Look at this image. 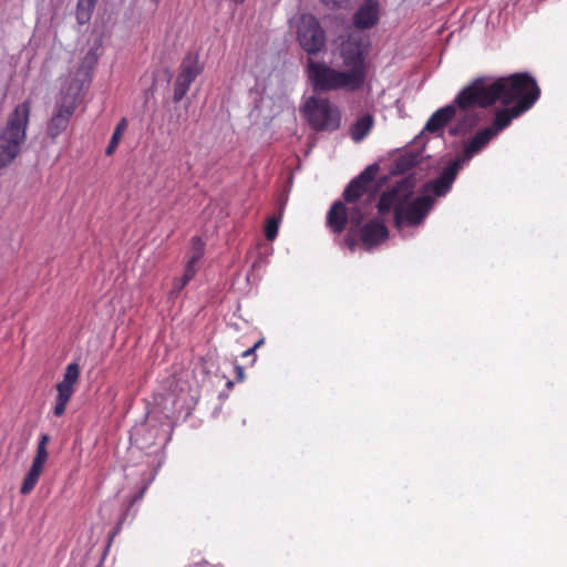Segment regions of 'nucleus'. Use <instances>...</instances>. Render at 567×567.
Listing matches in <instances>:
<instances>
[{
    "mask_svg": "<svg viewBox=\"0 0 567 567\" xmlns=\"http://www.w3.org/2000/svg\"><path fill=\"white\" fill-rule=\"evenodd\" d=\"M475 100L471 85L464 87L452 104L439 109L431 115L423 132L441 136L445 125L452 122L449 133L452 136H464L480 121V114L475 109L478 104Z\"/></svg>",
    "mask_w": 567,
    "mask_h": 567,
    "instance_id": "20e7f679",
    "label": "nucleus"
},
{
    "mask_svg": "<svg viewBox=\"0 0 567 567\" xmlns=\"http://www.w3.org/2000/svg\"><path fill=\"white\" fill-rule=\"evenodd\" d=\"M494 132L487 127L480 130L476 134L464 143L463 152L433 182L425 185V192H433L436 196H444L452 187L457 172L478 154L494 138Z\"/></svg>",
    "mask_w": 567,
    "mask_h": 567,
    "instance_id": "0eeeda50",
    "label": "nucleus"
},
{
    "mask_svg": "<svg viewBox=\"0 0 567 567\" xmlns=\"http://www.w3.org/2000/svg\"><path fill=\"white\" fill-rule=\"evenodd\" d=\"M471 85L478 106L486 107L501 101L503 104H524L533 100V105L538 100L540 90L534 78L527 73H515L507 78H480Z\"/></svg>",
    "mask_w": 567,
    "mask_h": 567,
    "instance_id": "f03ea898",
    "label": "nucleus"
},
{
    "mask_svg": "<svg viewBox=\"0 0 567 567\" xmlns=\"http://www.w3.org/2000/svg\"><path fill=\"white\" fill-rule=\"evenodd\" d=\"M361 241L367 249L380 245L388 238V229L382 220L373 219L367 223L360 230Z\"/></svg>",
    "mask_w": 567,
    "mask_h": 567,
    "instance_id": "4468645a",
    "label": "nucleus"
},
{
    "mask_svg": "<svg viewBox=\"0 0 567 567\" xmlns=\"http://www.w3.org/2000/svg\"><path fill=\"white\" fill-rule=\"evenodd\" d=\"M81 90L82 84L78 80L73 78L64 80L56 97L54 111L45 127L47 135L52 140L66 130L70 118L80 103Z\"/></svg>",
    "mask_w": 567,
    "mask_h": 567,
    "instance_id": "6e6552de",
    "label": "nucleus"
},
{
    "mask_svg": "<svg viewBox=\"0 0 567 567\" xmlns=\"http://www.w3.org/2000/svg\"><path fill=\"white\" fill-rule=\"evenodd\" d=\"M30 111L29 101L18 104L0 131V169L11 165L20 155L27 140Z\"/></svg>",
    "mask_w": 567,
    "mask_h": 567,
    "instance_id": "423d86ee",
    "label": "nucleus"
},
{
    "mask_svg": "<svg viewBox=\"0 0 567 567\" xmlns=\"http://www.w3.org/2000/svg\"><path fill=\"white\" fill-rule=\"evenodd\" d=\"M280 220V215L268 218L265 226V236L268 240H274L277 237Z\"/></svg>",
    "mask_w": 567,
    "mask_h": 567,
    "instance_id": "412c9836",
    "label": "nucleus"
},
{
    "mask_svg": "<svg viewBox=\"0 0 567 567\" xmlns=\"http://www.w3.org/2000/svg\"><path fill=\"white\" fill-rule=\"evenodd\" d=\"M296 33L299 45L309 56L312 58L326 49V32L313 14H301Z\"/></svg>",
    "mask_w": 567,
    "mask_h": 567,
    "instance_id": "9d476101",
    "label": "nucleus"
},
{
    "mask_svg": "<svg viewBox=\"0 0 567 567\" xmlns=\"http://www.w3.org/2000/svg\"><path fill=\"white\" fill-rule=\"evenodd\" d=\"M434 199L429 195L414 197L413 183L406 178L390 190L382 194L378 210L381 215L394 212V220L399 230L403 225L415 226L422 223L432 208Z\"/></svg>",
    "mask_w": 567,
    "mask_h": 567,
    "instance_id": "7ed1b4c3",
    "label": "nucleus"
},
{
    "mask_svg": "<svg viewBox=\"0 0 567 567\" xmlns=\"http://www.w3.org/2000/svg\"><path fill=\"white\" fill-rule=\"evenodd\" d=\"M194 567H203L202 564H196Z\"/></svg>",
    "mask_w": 567,
    "mask_h": 567,
    "instance_id": "cd10ccee",
    "label": "nucleus"
},
{
    "mask_svg": "<svg viewBox=\"0 0 567 567\" xmlns=\"http://www.w3.org/2000/svg\"><path fill=\"white\" fill-rule=\"evenodd\" d=\"M301 112L310 126L317 131H334L341 123L339 109L328 99L310 96Z\"/></svg>",
    "mask_w": 567,
    "mask_h": 567,
    "instance_id": "1a4fd4ad",
    "label": "nucleus"
},
{
    "mask_svg": "<svg viewBox=\"0 0 567 567\" xmlns=\"http://www.w3.org/2000/svg\"><path fill=\"white\" fill-rule=\"evenodd\" d=\"M369 51V40L352 33L340 45V56L343 69H338L326 62L308 56L305 64L307 81L315 93L355 92L363 87L368 75L365 61Z\"/></svg>",
    "mask_w": 567,
    "mask_h": 567,
    "instance_id": "f257e3e1",
    "label": "nucleus"
},
{
    "mask_svg": "<svg viewBox=\"0 0 567 567\" xmlns=\"http://www.w3.org/2000/svg\"><path fill=\"white\" fill-rule=\"evenodd\" d=\"M126 128H127V121H126V118H122L117 123V125H116V127H115V130L113 132V135L111 137V141L109 143V146L106 148V154L107 155L112 154L114 152V150L117 147V145H118V143H120L124 132L126 131Z\"/></svg>",
    "mask_w": 567,
    "mask_h": 567,
    "instance_id": "aec40b11",
    "label": "nucleus"
},
{
    "mask_svg": "<svg viewBox=\"0 0 567 567\" xmlns=\"http://www.w3.org/2000/svg\"><path fill=\"white\" fill-rule=\"evenodd\" d=\"M532 106L533 100L520 105H514L511 109L498 110L495 113L493 125L488 126L487 128L494 132V136L496 137L498 133L506 128L515 117L519 116L520 114L529 110Z\"/></svg>",
    "mask_w": 567,
    "mask_h": 567,
    "instance_id": "ddd939ff",
    "label": "nucleus"
},
{
    "mask_svg": "<svg viewBox=\"0 0 567 567\" xmlns=\"http://www.w3.org/2000/svg\"><path fill=\"white\" fill-rule=\"evenodd\" d=\"M50 437L48 434H41L40 441L37 449V454L32 461L31 467L29 470V473L40 477L45 462L48 460L49 453L47 451V444L49 443Z\"/></svg>",
    "mask_w": 567,
    "mask_h": 567,
    "instance_id": "dca6fc26",
    "label": "nucleus"
},
{
    "mask_svg": "<svg viewBox=\"0 0 567 567\" xmlns=\"http://www.w3.org/2000/svg\"><path fill=\"white\" fill-rule=\"evenodd\" d=\"M374 124L373 116L370 114H365L357 120V122L351 127V138L354 142L362 141L372 130Z\"/></svg>",
    "mask_w": 567,
    "mask_h": 567,
    "instance_id": "f3484780",
    "label": "nucleus"
},
{
    "mask_svg": "<svg viewBox=\"0 0 567 567\" xmlns=\"http://www.w3.org/2000/svg\"><path fill=\"white\" fill-rule=\"evenodd\" d=\"M262 343V340L257 341L252 347H255V350Z\"/></svg>",
    "mask_w": 567,
    "mask_h": 567,
    "instance_id": "bb28decb",
    "label": "nucleus"
},
{
    "mask_svg": "<svg viewBox=\"0 0 567 567\" xmlns=\"http://www.w3.org/2000/svg\"><path fill=\"white\" fill-rule=\"evenodd\" d=\"M96 0H79L76 6V20L80 24L86 23L93 13Z\"/></svg>",
    "mask_w": 567,
    "mask_h": 567,
    "instance_id": "a211bd4d",
    "label": "nucleus"
},
{
    "mask_svg": "<svg viewBox=\"0 0 567 567\" xmlns=\"http://www.w3.org/2000/svg\"><path fill=\"white\" fill-rule=\"evenodd\" d=\"M347 0H320L321 3L329 8L341 7Z\"/></svg>",
    "mask_w": 567,
    "mask_h": 567,
    "instance_id": "b1692460",
    "label": "nucleus"
},
{
    "mask_svg": "<svg viewBox=\"0 0 567 567\" xmlns=\"http://www.w3.org/2000/svg\"><path fill=\"white\" fill-rule=\"evenodd\" d=\"M378 171L375 165L368 166L359 176L350 182L343 192V197L348 203L347 207L342 202H336L327 215V225L336 234H341L346 224L350 221L353 227H358L363 220V213L359 208L357 200L368 189L369 184L374 178Z\"/></svg>",
    "mask_w": 567,
    "mask_h": 567,
    "instance_id": "39448f33",
    "label": "nucleus"
},
{
    "mask_svg": "<svg viewBox=\"0 0 567 567\" xmlns=\"http://www.w3.org/2000/svg\"><path fill=\"white\" fill-rule=\"evenodd\" d=\"M196 274V267L194 266H186L184 275L181 278H177L174 280V289L176 291L182 290L195 276Z\"/></svg>",
    "mask_w": 567,
    "mask_h": 567,
    "instance_id": "4be33fe9",
    "label": "nucleus"
},
{
    "mask_svg": "<svg viewBox=\"0 0 567 567\" xmlns=\"http://www.w3.org/2000/svg\"><path fill=\"white\" fill-rule=\"evenodd\" d=\"M379 21L378 0H365L353 16V23L359 29H368Z\"/></svg>",
    "mask_w": 567,
    "mask_h": 567,
    "instance_id": "2eb2a0df",
    "label": "nucleus"
},
{
    "mask_svg": "<svg viewBox=\"0 0 567 567\" xmlns=\"http://www.w3.org/2000/svg\"><path fill=\"white\" fill-rule=\"evenodd\" d=\"M348 243H349L350 249H353V246H354L353 240H351L350 238H348Z\"/></svg>",
    "mask_w": 567,
    "mask_h": 567,
    "instance_id": "a878e982",
    "label": "nucleus"
},
{
    "mask_svg": "<svg viewBox=\"0 0 567 567\" xmlns=\"http://www.w3.org/2000/svg\"><path fill=\"white\" fill-rule=\"evenodd\" d=\"M205 251V244L198 237L192 239L190 252L186 266L196 267V262L203 257Z\"/></svg>",
    "mask_w": 567,
    "mask_h": 567,
    "instance_id": "6ab92c4d",
    "label": "nucleus"
},
{
    "mask_svg": "<svg viewBox=\"0 0 567 567\" xmlns=\"http://www.w3.org/2000/svg\"><path fill=\"white\" fill-rule=\"evenodd\" d=\"M39 481V477L31 474V473H27L24 480H23V483L21 485V488H20V493L23 494V495H27L29 494L33 488L34 486L37 485Z\"/></svg>",
    "mask_w": 567,
    "mask_h": 567,
    "instance_id": "5701e85b",
    "label": "nucleus"
},
{
    "mask_svg": "<svg viewBox=\"0 0 567 567\" xmlns=\"http://www.w3.org/2000/svg\"><path fill=\"white\" fill-rule=\"evenodd\" d=\"M255 351V347H251L243 353V357L251 355Z\"/></svg>",
    "mask_w": 567,
    "mask_h": 567,
    "instance_id": "393cba45",
    "label": "nucleus"
},
{
    "mask_svg": "<svg viewBox=\"0 0 567 567\" xmlns=\"http://www.w3.org/2000/svg\"><path fill=\"white\" fill-rule=\"evenodd\" d=\"M203 66L195 53H188L179 65V72L174 85V102H179L188 92L190 84L202 73Z\"/></svg>",
    "mask_w": 567,
    "mask_h": 567,
    "instance_id": "9b49d317",
    "label": "nucleus"
},
{
    "mask_svg": "<svg viewBox=\"0 0 567 567\" xmlns=\"http://www.w3.org/2000/svg\"><path fill=\"white\" fill-rule=\"evenodd\" d=\"M80 378V367L76 362L69 363L63 374L62 381L56 384V400L53 408V414L61 416L64 414L66 405L71 400L75 384Z\"/></svg>",
    "mask_w": 567,
    "mask_h": 567,
    "instance_id": "f8f14e48",
    "label": "nucleus"
}]
</instances>
